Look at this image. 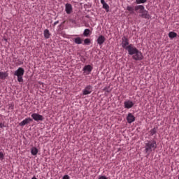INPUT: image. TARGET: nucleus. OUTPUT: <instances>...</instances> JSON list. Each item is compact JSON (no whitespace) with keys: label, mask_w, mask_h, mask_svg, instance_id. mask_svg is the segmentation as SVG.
<instances>
[{"label":"nucleus","mask_w":179,"mask_h":179,"mask_svg":"<svg viewBox=\"0 0 179 179\" xmlns=\"http://www.w3.org/2000/svg\"><path fill=\"white\" fill-rule=\"evenodd\" d=\"M121 45L122 48L128 52L129 55H132V58L134 61H142V59H143L142 52L139 51L134 45L129 44V39H128L127 36L122 38Z\"/></svg>","instance_id":"obj_1"},{"label":"nucleus","mask_w":179,"mask_h":179,"mask_svg":"<svg viewBox=\"0 0 179 179\" xmlns=\"http://www.w3.org/2000/svg\"><path fill=\"white\" fill-rule=\"evenodd\" d=\"M157 148V143L155 140L145 141V153H150L152 150H155Z\"/></svg>","instance_id":"obj_2"},{"label":"nucleus","mask_w":179,"mask_h":179,"mask_svg":"<svg viewBox=\"0 0 179 179\" xmlns=\"http://www.w3.org/2000/svg\"><path fill=\"white\" fill-rule=\"evenodd\" d=\"M15 76H17L18 82H23V76L24 75V69L22 67L18 68L15 73Z\"/></svg>","instance_id":"obj_3"},{"label":"nucleus","mask_w":179,"mask_h":179,"mask_svg":"<svg viewBox=\"0 0 179 179\" xmlns=\"http://www.w3.org/2000/svg\"><path fill=\"white\" fill-rule=\"evenodd\" d=\"M92 71H93V66L90 64L85 65L83 69V72L85 75H90Z\"/></svg>","instance_id":"obj_4"},{"label":"nucleus","mask_w":179,"mask_h":179,"mask_svg":"<svg viewBox=\"0 0 179 179\" xmlns=\"http://www.w3.org/2000/svg\"><path fill=\"white\" fill-rule=\"evenodd\" d=\"M31 117L34 121H36V122H38L39 121H43L44 120V117L38 113H32Z\"/></svg>","instance_id":"obj_5"},{"label":"nucleus","mask_w":179,"mask_h":179,"mask_svg":"<svg viewBox=\"0 0 179 179\" xmlns=\"http://www.w3.org/2000/svg\"><path fill=\"white\" fill-rule=\"evenodd\" d=\"M93 87L92 85H87L85 88L83 90V96H87V94H90L92 92Z\"/></svg>","instance_id":"obj_6"},{"label":"nucleus","mask_w":179,"mask_h":179,"mask_svg":"<svg viewBox=\"0 0 179 179\" xmlns=\"http://www.w3.org/2000/svg\"><path fill=\"white\" fill-rule=\"evenodd\" d=\"M139 13H141L140 16L145 19H148L149 16H150V15H149V12L145 9V7L143 10H139Z\"/></svg>","instance_id":"obj_7"},{"label":"nucleus","mask_w":179,"mask_h":179,"mask_svg":"<svg viewBox=\"0 0 179 179\" xmlns=\"http://www.w3.org/2000/svg\"><path fill=\"white\" fill-rule=\"evenodd\" d=\"M135 103H134L131 100H127L126 101L124 102V108H132L134 106Z\"/></svg>","instance_id":"obj_8"},{"label":"nucleus","mask_w":179,"mask_h":179,"mask_svg":"<svg viewBox=\"0 0 179 179\" xmlns=\"http://www.w3.org/2000/svg\"><path fill=\"white\" fill-rule=\"evenodd\" d=\"M31 121H33V119L28 117V118H25L24 120H22L20 124V127H24V125L27 124H30V122H31Z\"/></svg>","instance_id":"obj_9"},{"label":"nucleus","mask_w":179,"mask_h":179,"mask_svg":"<svg viewBox=\"0 0 179 179\" xmlns=\"http://www.w3.org/2000/svg\"><path fill=\"white\" fill-rule=\"evenodd\" d=\"M127 120L128 124H132V122H135V116L132 113H128Z\"/></svg>","instance_id":"obj_10"},{"label":"nucleus","mask_w":179,"mask_h":179,"mask_svg":"<svg viewBox=\"0 0 179 179\" xmlns=\"http://www.w3.org/2000/svg\"><path fill=\"white\" fill-rule=\"evenodd\" d=\"M65 11L67 15H71V13H72V5L71 3H66L65 5Z\"/></svg>","instance_id":"obj_11"},{"label":"nucleus","mask_w":179,"mask_h":179,"mask_svg":"<svg viewBox=\"0 0 179 179\" xmlns=\"http://www.w3.org/2000/svg\"><path fill=\"white\" fill-rule=\"evenodd\" d=\"M104 41H106V37L103 35H100L97 38V44H99V45H102Z\"/></svg>","instance_id":"obj_12"},{"label":"nucleus","mask_w":179,"mask_h":179,"mask_svg":"<svg viewBox=\"0 0 179 179\" xmlns=\"http://www.w3.org/2000/svg\"><path fill=\"white\" fill-rule=\"evenodd\" d=\"M101 3L102 4V8L103 9H106V12H109L110 10V6H108L107 4V3H106V1L105 0H101Z\"/></svg>","instance_id":"obj_13"},{"label":"nucleus","mask_w":179,"mask_h":179,"mask_svg":"<svg viewBox=\"0 0 179 179\" xmlns=\"http://www.w3.org/2000/svg\"><path fill=\"white\" fill-rule=\"evenodd\" d=\"M37 153H38V149H37L36 147H32L31 148V154L32 156H36Z\"/></svg>","instance_id":"obj_14"},{"label":"nucleus","mask_w":179,"mask_h":179,"mask_svg":"<svg viewBox=\"0 0 179 179\" xmlns=\"http://www.w3.org/2000/svg\"><path fill=\"white\" fill-rule=\"evenodd\" d=\"M8 73L0 71V79H6L8 78Z\"/></svg>","instance_id":"obj_15"},{"label":"nucleus","mask_w":179,"mask_h":179,"mask_svg":"<svg viewBox=\"0 0 179 179\" xmlns=\"http://www.w3.org/2000/svg\"><path fill=\"white\" fill-rule=\"evenodd\" d=\"M43 34H44L45 38H46V39L50 38V36H51L50 34V31L48 29H45L43 31Z\"/></svg>","instance_id":"obj_16"},{"label":"nucleus","mask_w":179,"mask_h":179,"mask_svg":"<svg viewBox=\"0 0 179 179\" xmlns=\"http://www.w3.org/2000/svg\"><path fill=\"white\" fill-rule=\"evenodd\" d=\"M169 37L171 39L176 38V37H177V33L171 31L169 33Z\"/></svg>","instance_id":"obj_17"},{"label":"nucleus","mask_w":179,"mask_h":179,"mask_svg":"<svg viewBox=\"0 0 179 179\" xmlns=\"http://www.w3.org/2000/svg\"><path fill=\"white\" fill-rule=\"evenodd\" d=\"M73 41L76 44H82V38L80 37L74 38Z\"/></svg>","instance_id":"obj_18"},{"label":"nucleus","mask_w":179,"mask_h":179,"mask_svg":"<svg viewBox=\"0 0 179 179\" xmlns=\"http://www.w3.org/2000/svg\"><path fill=\"white\" fill-rule=\"evenodd\" d=\"M145 6H143V5H138V6H136L134 7V9L136 11H138V10H143Z\"/></svg>","instance_id":"obj_19"},{"label":"nucleus","mask_w":179,"mask_h":179,"mask_svg":"<svg viewBox=\"0 0 179 179\" xmlns=\"http://www.w3.org/2000/svg\"><path fill=\"white\" fill-rule=\"evenodd\" d=\"M90 34V29H85L83 31V36L85 37H88L89 35Z\"/></svg>","instance_id":"obj_20"},{"label":"nucleus","mask_w":179,"mask_h":179,"mask_svg":"<svg viewBox=\"0 0 179 179\" xmlns=\"http://www.w3.org/2000/svg\"><path fill=\"white\" fill-rule=\"evenodd\" d=\"M127 10H128L129 12H130L131 14H134L135 13V11L134 10V7L131 6H128L127 7Z\"/></svg>","instance_id":"obj_21"},{"label":"nucleus","mask_w":179,"mask_h":179,"mask_svg":"<svg viewBox=\"0 0 179 179\" xmlns=\"http://www.w3.org/2000/svg\"><path fill=\"white\" fill-rule=\"evenodd\" d=\"M148 0H136V3L141 4V3H146Z\"/></svg>","instance_id":"obj_22"},{"label":"nucleus","mask_w":179,"mask_h":179,"mask_svg":"<svg viewBox=\"0 0 179 179\" xmlns=\"http://www.w3.org/2000/svg\"><path fill=\"white\" fill-rule=\"evenodd\" d=\"M90 44V39L85 38L84 40V45H89Z\"/></svg>","instance_id":"obj_23"},{"label":"nucleus","mask_w":179,"mask_h":179,"mask_svg":"<svg viewBox=\"0 0 179 179\" xmlns=\"http://www.w3.org/2000/svg\"><path fill=\"white\" fill-rule=\"evenodd\" d=\"M150 136H153V135H155V134H156V128H153L152 129L150 130Z\"/></svg>","instance_id":"obj_24"},{"label":"nucleus","mask_w":179,"mask_h":179,"mask_svg":"<svg viewBox=\"0 0 179 179\" xmlns=\"http://www.w3.org/2000/svg\"><path fill=\"white\" fill-rule=\"evenodd\" d=\"M5 159V154L3 152H0V160H3Z\"/></svg>","instance_id":"obj_25"},{"label":"nucleus","mask_w":179,"mask_h":179,"mask_svg":"<svg viewBox=\"0 0 179 179\" xmlns=\"http://www.w3.org/2000/svg\"><path fill=\"white\" fill-rule=\"evenodd\" d=\"M8 108L9 110H11V111H13V108H15V105H13V103L9 104Z\"/></svg>","instance_id":"obj_26"},{"label":"nucleus","mask_w":179,"mask_h":179,"mask_svg":"<svg viewBox=\"0 0 179 179\" xmlns=\"http://www.w3.org/2000/svg\"><path fill=\"white\" fill-rule=\"evenodd\" d=\"M62 179H71V178L69 177V175H64V176L62 177Z\"/></svg>","instance_id":"obj_27"},{"label":"nucleus","mask_w":179,"mask_h":179,"mask_svg":"<svg viewBox=\"0 0 179 179\" xmlns=\"http://www.w3.org/2000/svg\"><path fill=\"white\" fill-rule=\"evenodd\" d=\"M98 179H107V177H106L105 176H99Z\"/></svg>","instance_id":"obj_28"},{"label":"nucleus","mask_w":179,"mask_h":179,"mask_svg":"<svg viewBox=\"0 0 179 179\" xmlns=\"http://www.w3.org/2000/svg\"><path fill=\"white\" fill-rule=\"evenodd\" d=\"M58 23H59V21L57 20V21H55L53 24V26H57V24H58Z\"/></svg>","instance_id":"obj_29"},{"label":"nucleus","mask_w":179,"mask_h":179,"mask_svg":"<svg viewBox=\"0 0 179 179\" xmlns=\"http://www.w3.org/2000/svg\"><path fill=\"white\" fill-rule=\"evenodd\" d=\"M103 90H105L106 92H107L108 93L110 92V91L108 90V88H107V87L103 88Z\"/></svg>","instance_id":"obj_30"},{"label":"nucleus","mask_w":179,"mask_h":179,"mask_svg":"<svg viewBox=\"0 0 179 179\" xmlns=\"http://www.w3.org/2000/svg\"><path fill=\"white\" fill-rule=\"evenodd\" d=\"M178 179H179V175H178Z\"/></svg>","instance_id":"obj_31"}]
</instances>
